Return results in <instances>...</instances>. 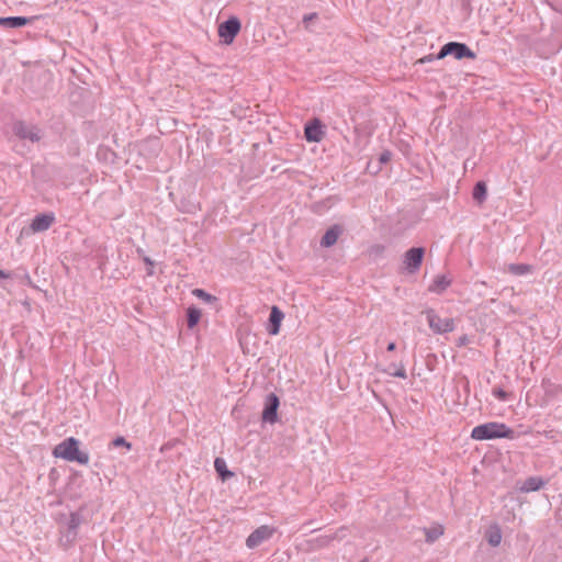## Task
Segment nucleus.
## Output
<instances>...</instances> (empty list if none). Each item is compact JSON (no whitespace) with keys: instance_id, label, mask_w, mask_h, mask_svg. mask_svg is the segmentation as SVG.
<instances>
[{"instance_id":"obj_31","label":"nucleus","mask_w":562,"mask_h":562,"mask_svg":"<svg viewBox=\"0 0 562 562\" xmlns=\"http://www.w3.org/2000/svg\"><path fill=\"white\" fill-rule=\"evenodd\" d=\"M317 18H318V14L316 12L305 14L303 16V23L305 25V29H308L310 22L315 20V19H317Z\"/></svg>"},{"instance_id":"obj_19","label":"nucleus","mask_w":562,"mask_h":562,"mask_svg":"<svg viewBox=\"0 0 562 562\" xmlns=\"http://www.w3.org/2000/svg\"><path fill=\"white\" fill-rule=\"evenodd\" d=\"M82 522V517L79 513H71L68 520V537L74 541L77 538V529Z\"/></svg>"},{"instance_id":"obj_6","label":"nucleus","mask_w":562,"mask_h":562,"mask_svg":"<svg viewBox=\"0 0 562 562\" xmlns=\"http://www.w3.org/2000/svg\"><path fill=\"white\" fill-rule=\"evenodd\" d=\"M424 247H412L403 256V269L411 274L416 273L423 263L425 257Z\"/></svg>"},{"instance_id":"obj_37","label":"nucleus","mask_w":562,"mask_h":562,"mask_svg":"<svg viewBox=\"0 0 562 562\" xmlns=\"http://www.w3.org/2000/svg\"><path fill=\"white\" fill-rule=\"evenodd\" d=\"M10 277H13V276L9 274V273H7V271L0 269V280L1 279H7V278H10Z\"/></svg>"},{"instance_id":"obj_2","label":"nucleus","mask_w":562,"mask_h":562,"mask_svg":"<svg viewBox=\"0 0 562 562\" xmlns=\"http://www.w3.org/2000/svg\"><path fill=\"white\" fill-rule=\"evenodd\" d=\"M80 441L75 437H68L59 442L53 449V456L69 462H77L79 464H88L90 457L87 451L79 449Z\"/></svg>"},{"instance_id":"obj_3","label":"nucleus","mask_w":562,"mask_h":562,"mask_svg":"<svg viewBox=\"0 0 562 562\" xmlns=\"http://www.w3.org/2000/svg\"><path fill=\"white\" fill-rule=\"evenodd\" d=\"M11 130L14 136H16L21 140L38 143L43 137L42 130L37 125L27 123L23 120L13 121Z\"/></svg>"},{"instance_id":"obj_12","label":"nucleus","mask_w":562,"mask_h":562,"mask_svg":"<svg viewBox=\"0 0 562 562\" xmlns=\"http://www.w3.org/2000/svg\"><path fill=\"white\" fill-rule=\"evenodd\" d=\"M283 318V312L278 306H272L267 325V331L269 335L276 336L280 333V327Z\"/></svg>"},{"instance_id":"obj_30","label":"nucleus","mask_w":562,"mask_h":562,"mask_svg":"<svg viewBox=\"0 0 562 562\" xmlns=\"http://www.w3.org/2000/svg\"><path fill=\"white\" fill-rule=\"evenodd\" d=\"M391 158H392V153L386 149L380 154L379 162H380V165H385L391 160Z\"/></svg>"},{"instance_id":"obj_4","label":"nucleus","mask_w":562,"mask_h":562,"mask_svg":"<svg viewBox=\"0 0 562 562\" xmlns=\"http://www.w3.org/2000/svg\"><path fill=\"white\" fill-rule=\"evenodd\" d=\"M447 56H453L458 60L476 58V54L467 44L460 42H448L442 45L436 55V59H442Z\"/></svg>"},{"instance_id":"obj_40","label":"nucleus","mask_w":562,"mask_h":562,"mask_svg":"<svg viewBox=\"0 0 562 562\" xmlns=\"http://www.w3.org/2000/svg\"><path fill=\"white\" fill-rule=\"evenodd\" d=\"M360 562H368V561H367V560H362V561H360Z\"/></svg>"},{"instance_id":"obj_34","label":"nucleus","mask_w":562,"mask_h":562,"mask_svg":"<svg viewBox=\"0 0 562 562\" xmlns=\"http://www.w3.org/2000/svg\"><path fill=\"white\" fill-rule=\"evenodd\" d=\"M469 342H470L469 337L467 335H462L458 338L457 346L463 347V346H467Z\"/></svg>"},{"instance_id":"obj_13","label":"nucleus","mask_w":562,"mask_h":562,"mask_svg":"<svg viewBox=\"0 0 562 562\" xmlns=\"http://www.w3.org/2000/svg\"><path fill=\"white\" fill-rule=\"evenodd\" d=\"M37 16H0V25L5 29H19L35 21Z\"/></svg>"},{"instance_id":"obj_28","label":"nucleus","mask_w":562,"mask_h":562,"mask_svg":"<svg viewBox=\"0 0 562 562\" xmlns=\"http://www.w3.org/2000/svg\"><path fill=\"white\" fill-rule=\"evenodd\" d=\"M113 447H125L126 449H131L132 445L124 437L119 436L112 441Z\"/></svg>"},{"instance_id":"obj_36","label":"nucleus","mask_w":562,"mask_h":562,"mask_svg":"<svg viewBox=\"0 0 562 562\" xmlns=\"http://www.w3.org/2000/svg\"><path fill=\"white\" fill-rule=\"evenodd\" d=\"M323 207H327V205H326V201L318 202V203H316V204L314 205V210H315V211H319V210H321V209H323Z\"/></svg>"},{"instance_id":"obj_33","label":"nucleus","mask_w":562,"mask_h":562,"mask_svg":"<svg viewBox=\"0 0 562 562\" xmlns=\"http://www.w3.org/2000/svg\"><path fill=\"white\" fill-rule=\"evenodd\" d=\"M385 247L383 245H374L371 247L370 252L374 255H382Z\"/></svg>"},{"instance_id":"obj_17","label":"nucleus","mask_w":562,"mask_h":562,"mask_svg":"<svg viewBox=\"0 0 562 562\" xmlns=\"http://www.w3.org/2000/svg\"><path fill=\"white\" fill-rule=\"evenodd\" d=\"M214 468L218 477L225 482L234 476V472L229 471L226 465V461L223 458H215Z\"/></svg>"},{"instance_id":"obj_35","label":"nucleus","mask_w":562,"mask_h":562,"mask_svg":"<svg viewBox=\"0 0 562 562\" xmlns=\"http://www.w3.org/2000/svg\"><path fill=\"white\" fill-rule=\"evenodd\" d=\"M432 59H436V56H434V55H428V56H425V57L420 58L418 61H419V63H422V64H424V63H426V61H431Z\"/></svg>"},{"instance_id":"obj_26","label":"nucleus","mask_w":562,"mask_h":562,"mask_svg":"<svg viewBox=\"0 0 562 562\" xmlns=\"http://www.w3.org/2000/svg\"><path fill=\"white\" fill-rule=\"evenodd\" d=\"M192 294L194 296H196L198 299L200 300H203L204 302L206 303H214V302H217V297L207 293L206 291H204L203 289H194L192 291Z\"/></svg>"},{"instance_id":"obj_39","label":"nucleus","mask_w":562,"mask_h":562,"mask_svg":"<svg viewBox=\"0 0 562 562\" xmlns=\"http://www.w3.org/2000/svg\"><path fill=\"white\" fill-rule=\"evenodd\" d=\"M55 471H56L55 469H52L50 475H53L55 473Z\"/></svg>"},{"instance_id":"obj_18","label":"nucleus","mask_w":562,"mask_h":562,"mask_svg":"<svg viewBox=\"0 0 562 562\" xmlns=\"http://www.w3.org/2000/svg\"><path fill=\"white\" fill-rule=\"evenodd\" d=\"M473 200L479 204H483L487 198V186L484 181H477L472 191Z\"/></svg>"},{"instance_id":"obj_16","label":"nucleus","mask_w":562,"mask_h":562,"mask_svg":"<svg viewBox=\"0 0 562 562\" xmlns=\"http://www.w3.org/2000/svg\"><path fill=\"white\" fill-rule=\"evenodd\" d=\"M452 280L446 274H438L432 283L428 286V291L437 294L443 293L450 285Z\"/></svg>"},{"instance_id":"obj_7","label":"nucleus","mask_w":562,"mask_h":562,"mask_svg":"<svg viewBox=\"0 0 562 562\" xmlns=\"http://www.w3.org/2000/svg\"><path fill=\"white\" fill-rule=\"evenodd\" d=\"M241 29L240 20L233 15L218 25L217 33L225 44H232Z\"/></svg>"},{"instance_id":"obj_27","label":"nucleus","mask_w":562,"mask_h":562,"mask_svg":"<svg viewBox=\"0 0 562 562\" xmlns=\"http://www.w3.org/2000/svg\"><path fill=\"white\" fill-rule=\"evenodd\" d=\"M492 394L502 402H506L510 397V394L501 386L493 387Z\"/></svg>"},{"instance_id":"obj_9","label":"nucleus","mask_w":562,"mask_h":562,"mask_svg":"<svg viewBox=\"0 0 562 562\" xmlns=\"http://www.w3.org/2000/svg\"><path fill=\"white\" fill-rule=\"evenodd\" d=\"M325 126L317 117L308 121L304 126V137L310 143H319L325 136Z\"/></svg>"},{"instance_id":"obj_22","label":"nucleus","mask_w":562,"mask_h":562,"mask_svg":"<svg viewBox=\"0 0 562 562\" xmlns=\"http://www.w3.org/2000/svg\"><path fill=\"white\" fill-rule=\"evenodd\" d=\"M486 540L492 547H497L502 541L501 528L495 525L486 531Z\"/></svg>"},{"instance_id":"obj_23","label":"nucleus","mask_w":562,"mask_h":562,"mask_svg":"<svg viewBox=\"0 0 562 562\" xmlns=\"http://www.w3.org/2000/svg\"><path fill=\"white\" fill-rule=\"evenodd\" d=\"M8 273L13 276V277H10L9 279H15L21 284L34 286L32 279L26 270H15V271H11Z\"/></svg>"},{"instance_id":"obj_11","label":"nucleus","mask_w":562,"mask_h":562,"mask_svg":"<svg viewBox=\"0 0 562 562\" xmlns=\"http://www.w3.org/2000/svg\"><path fill=\"white\" fill-rule=\"evenodd\" d=\"M55 222L53 213H41L34 216L30 224V228L34 233L47 231Z\"/></svg>"},{"instance_id":"obj_5","label":"nucleus","mask_w":562,"mask_h":562,"mask_svg":"<svg viewBox=\"0 0 562 562\" xmlns=\"http://www.w3.org/2000/svg\"><path fill=\"white\" fill-rule=\"evenodd\" d=\"M424 314L426 315L429 328L435 334L441 335L451 333L456 328L453 318H441L432 308H427L426 311H424Z\"/></svg>"},{"instance_id":"obj_32","label":"nucleus","mask_w":562,"mask_h":562,"mask_svg":"<svg viewBox=\"0 0 562 562\" xmlns=\"http://www.w3.org/2000/svg\"><path fill=\"white\" fill-rule=\"evenodd\" d=\"M143 260L146 263V267H148L147 268V276H153L154 274V265H155V262L149 257H144Z\"/></svg>"},{"instance_id":"obj_10","label":"nucleus","mask_w":562,"mask_h":562,"mask_svg":"<svg viewBox=\"0 0 562 562\" xmlns=\"http://www.w3.org/2000/svg\"><path fill=\"white\" fill-rule=\"evenodd\" d=\"M274 533V528L262 525L255 529L246 539V546L249 549H254L260 546L263 541L270 539Z\"/></svg>"},{"instance_id":"obj_21","label":"nucleus","mask_w":562,"mask_h":562,"mask_svg":"<svg viewBox=\"0 0 562 562\" xmlns=\"http://www.w3.org/2000/svg\"><path fill=\"white\" fill-rule=\"evenodd\" d=\"M506 271L514 276H525L532 271V266L528 263H509Z\"/></svg>"},{"instance_id":"obj_8","label":"nucleus","mask_w":562,"mask_h":562,"mask_svg":"<svg viewBox=\"0 0 562 562\" xmlns=\"http://www.w3.org/2000/svg\"><path fill=\"white\" fill-rule=\"evenodd\" d=\"M280 406V400L277 394L269 393L266 396L263 409L261 413V419L263 423L274 424L278 422V409Z\"/></svg>"},{"instance_id":"obj_38","label":"nucleus","mask_w":562,"mask_h":562,"mask_svg":"<svg viewBox=\"0 0 562 562\" xmlns=\"http://www.w3.org/2000/svg\"><path fill=\"white\" fill-rule=\"evenodd\" d=\"M396 349V344L394 341L389 342L386 350L394 351Z\"/></svg>"},{"instance_id":"obj_29","label":"nucleus","mask_w":562,"mask_h":562,"mask_svg":"<svg viewBox=\"0 0 562 562\" xmlns=\"http://www.w3.org/2000/svg\"><path fill=\"white\" fill-rule=\"evenodd\" d=\"M336 539V533L328 535V536H322L316 539V541L319 543V546L324 547L327 546L330 541Z\"/></svg>"},{"instance_id":"obj_1","label":"nucleus","mask_w":562,"mask_h":562,"mask_svg":"<svg viewBox=\"0 0 562 562\" xmlns=\"http://www.w3.org/2000/svg\"><path fill=\"white\" fill-rule=\"evenodd\" d=\"M518 436L513 428L498 422H488L477 425L471 431V438L479 441L494 439L514 440Z\"/></svg>"},{"instance_id":"obj_20","label":"nucleus","mask_w":562,"mask_h":562,"mask_svg":"<svg viewBox=\"0 0 562 562\" xmlns=\"http://www.w3.org/2000/svg\"><path fill=\"white\" fill-rule=\"evenodd\" d=\"M201 315V311L198 307L194 305L189 306L186 313L187 327L193 329L199 324Z\"/></svg>"},{"instance_id":"obj_25","label":"nucleus","mask_w":562,"mask_h":562,"mask_svg":"<svg viewBox=\"0 0 562 562\" xmlns=\"http://www.w3.org/2000/svg\"><path fill=\"white\" fill-rule=\"evenodd\" d=\"M426 542L432 543L443 533V528L441 526L424 528Z\"/></svg>"},{"instance_id":"obj_14","label":"nucleus","mask_w":562,"mask_h":562,"mask_svg":"<svg viewBox=\"0 0 562 562\" xmlns=\"http://www.w3.org/2000/svg\"><path fill=\"white\" fill-rule=\"evenodd\" d=\"M342 227L338 224L330 226L323 235L319 243L321 246L324 248L334 246L337 243L339 236L342 234Z\"/></svg>"},{"instance_id":"obj_15","label":"nucleus","mask_w":562,"mask_h":562,"mask_svg":"<svg viewBox=\"0 0 562 562\" xmlns=\"http://www.w3.org/2000/svg\"><path fill=\"white\" fill-rule=\"evenodd\" d=\"M547 483L548 481L541 476H529L524 481L520 491L524 493L537 492L544 487Z\"/></svg>"},{"instance_id":"obj_24","label":"nucleus","mask_w":562,"mask_h":562,"mask_svg":"<svg viewBox=\"0 0 562 562\" xmlns=\"http://www.w3.org/2000/svg\"><path fill=\"white\" fill-rule=\"evenodd\" d=\"M385 373L401 379H406V370L403 363H400L398 366L396 363H391L386 370H384Z\"/></svg>"}]
</instances>
